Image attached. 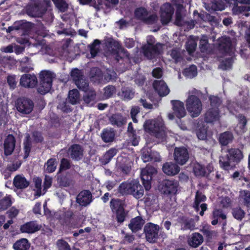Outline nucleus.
Listing matches in <instances>:
<instances>
[{
	"instance_id": "nucleus-50",
	"label": "nucleus",
	"mask_w": 250,
	"mask_h": 250,
	"mask_svg": "<svg viewBox=\"0 0 250 250\" xmlns=\"http://www.w3.org/2000/svg\"><path fill=\"white\" fill-rule=\"evenodd\" d=\"M233 217L239 221H241L244 217L246 212L240 207L234 208L232 209Z\"/></svg>"
},
{
	"instance_id": "nucleus-27",
	"label": "nucleus",
	"mask_w": 250,
	"mask_h": 250,
	"mask_svg": "<svg viewBox=\"0 0 250 250\" xmlns=\"http://www.w3.org/2000/svg\"><path fill=\"white\" fill-rule=\"evenodd\" d=\"M162 169L167 175L173 176L178 173L180 168L176 163L167 162L163 165Z\"/></svg>"
},
{
	"instance_id": "nucleus-63",
	"label": "nucleus",
	"mask_w": 250,
	"mask_h": 250,
	"mask_svg": "<svg viewBox=\"0 0 250 250\" xmlns=\"http://www.w3.org/2000/svg\"><path fill=\"white\" fill-rule=\"evenodd\" d=\"M201 231L208 240H210L212 239L214 232L211 230L208 227H204L202 229H201Z\"/></svg>"
},
{
	"instance_id": "nucleus-19",
	"label": "nucleus",
	"mask_w": 250,
	"mask_h": 250,
	"mask_svg": "<svg viewBox=\"0 0 250 250\" xmlns=\"http://www.w3.org/2000/svg\"><path fill=\"white\" fill-rule=\"evenodd\" d=\"M74 216L73 211L68 210L59 215L58 219L62 226L75 228V225L72 222Z\"/></svg>"
},
{
	"instance_id": "nucleus-41",
	"label": "nucleus",
	"mask_w": 250,
	"mask_h": 250,
	"mask_svg": "<svg viewBox=\"0 0 250 250\" xmlns=\"http://www.w3.org/2000/svg\"><path fill=\"white\" fill-rule=\"evenodd\" d=\"M207 199L206 196L199 190L195 194V200L193 203V208L196 211L199 210V205L202 202H205Z\"/></svg>"
},
{
	"instance_id": "nucleus-31",
	"label": "nucleus",
	"mask_w": 250,
	"mask_h": 250,
	"mask_svg": "<svg viewBox=\"0 0 250 250\" xmlns=\"http://www.w3.org/2000/svg\"><path fill=\"white\" fill-rule=\"evenodd\" d=\"M144 224L142 217L138 216L131 219L128 227L133 232H136L141 229Z\"/></svg>"
},
{
	"instance_id": "nucleus-42",
	"label": "nucleus",
	"mask_w": 250,
	"mask_h": 250,
	"mask_svg": "<svg viewBox=\"0 0 250 250\" xmlns=\"http://www.w3.org/2000/svg\"><path fill=\"white\" fill-rule=\"evenodd\" d=\"M148 15V12L146 8L143 7L137 8L134 11V16L139 20L144 21L146 17Z\"/></svg>"
},
{
	"instance_id": "nucleus-54",
	"label": "nucleus",
	"mask_w": 250,
	"mask_h": 250,
	"mask_svg": "<svg viewBox=\"0 0 250 250\" xmlns=\"http://www.w3.org/2000/svg\"><path fill=\"white\" fill-rule=\"evenodd\" d=\"M70 168L71 163L70 161L66 158H63L61 160L58 174L61 173L63 171L69 169Z\"/></svg>"
},
{
	"instance_id": "nucleus-26",
	"label": "nucleus",
	"mask_w": 250,
	"mask_h": 250,
	"mask_svg": "<svg viewBox=\"0 0 250 250\" xmlns=\"http://www.w3.org/2000/svg\"><path fill=\"white\" fill-rule=\"evenodd\" d=\"M41 227L36 221H31L21 225L20 229L23 233H33L40 230Z\"/></svg>"
},
{
	"instance_id": "nucleus-62",
	"label": "nucleus",
	"mask_w": 250,
	"mask_h": 250,
	"mask_svg": "<svg viewBox=\"0 0 250 250\" xmlns=\"http://www.w3.org/2000/svg\"><path fill=\"white\" fill-rule=\"evenodd\" d=\"M182 21L183 16L182 14V10L180 8L178 7L175 12V23L176 25L180 26L181 25Z\"/></svg>"
},
{
	"instance_id": "nucleus-7",
	"label": "nucleus",
	"mask_w": 250,
	"mask_h": 250,
	"mask_svg": "<svg viewBox=\"0 0 250 250\" xmlns=\"http://www.w3.org/2000/svg\"><path fill=\"white\" fill-rule=\"evenodd\" d=\"M188 111L192 117H197L202 110V104L200 99L196 96H188L186 102Z\"/></svg>"
},
{
	"instance_id": "nucleus-11",
	"label": "nucleus",
	"mask_w": 250,
	"mask_h": 250,
	"mask_svg": "<svg viewBox=\"0 0 250 250\" xmlns=\"http://www.w3.org/2000/svg\"><path fill=\"white\" fill-rule=\"evenodd\" d=\"M159 226L152 223H147L144 227V230L146 240L149 243L156 242L159 238Z\"/></svg>"
},
{
	"instance_id": "nucleus-40",
	"label": "nucleus",
	"mask_w": 250,
	"mask_h": 250,
	"mask_svg": "<svg viewBox=\"0 0 250 250\" xmlns=\"http://www.w3.org/2000/svg\"><path fill=\"white\" fill-rule=\"evenodd\" d=\"M134 186L137 188H134V191H132L131 195L137 199L142 198L144 194V190L143 187L140 184L138 181H133Z\"/></svg>"
},
{
	"instance_id": "nucleus-39",
	"label": "nucleus",
	"mask_w": 250,
	"mask_h": 250,
	"mask_svg": "<svg viewBox=\"0 0 250 250\" xmlns=\"http://www.w3.org/2000/svg\"><path fill=\"white\" fill-rule=\"evenodd\" d=\"M239 198L244 206L247 208H250V191L249 190H241L239 194Z\"/></svg>"
},
{
	"instance_id": "nucleus-16",
	"label": "nucleus",
	"mask_w": 250,
	"mask_h": 250,
	"mask_svg": "<svg viewBox=\"0 0 250 250\" xmlns=\"http://www.w3.org/2000/svg\"><path fill=\"white\" fill-rule=\"evenodd\" d=\"M161 190L164 194H175L177 191L179 183L177 181L164 180L161 184Z\"/></svg>"
},
{
	"instance_id": "nucleus-37",
	"label": "nucleus",
	"mask_w": 250,
	"mask_h": 250,
	"mask_svg": "<svg viewBox=\"0 0 250 250\" xmlns=\"http://www.w3.org/2000/svg\"><path fill=\"white\" fill-rule=\"evenodd\" d=\"M134 94L135 92L132 89L124 87L122 88L121 91L118 94L123 100L129 101L134 97Z\"/></svg>"
},
{
	"instance_id": "nucleus-8",
	"label": "nucleus",
	"mask_w": 250,
	"mask_h": 250,
	"mask_svg": "<svg viewBox=\"0 0 250 250\" xmlns=\"http://www.w3.org/2000/svg\"><path fill=\"white\" fill-rule=\"evenodd\" d=\"M107 43L109 47L113 46L118 49V50L112 49V53L115 56V60L117 62L123 63L125 61H129L130 54L126 49L122 48L118 42L112 40L108 42Z\"/></svg>"
},
{
	"instance_id": "nucleus-13",
	"label": "nucleus",
	"mask_w": 250,
	"mask_h": 250,
	"mask_svg": "<svg viewBox=\"0 0 250 250\" xmlns=\"http://www.w3.org/2000/svg\"><path fill=\"white\" fill-rule=\"evenodd\" d=\"M218 49L224 55L232 56L234 54L232 42L229 37H222L218 40Z\"/></svg>"
},
{
	"instance_id": "nucleus-1",
	"label": "nucleus",
	"mask_w": 250,
	"mask_h": 250,
	"mask_svg": "<svg viewBox=\"0 0 250 250\" xmlns=\"http://www.w3.org/2000/svg\"><path fill=\"white\" fill-rule=\"evenodd\" d=\"M71 76L77 87L84 92L83 100L85 103L89 104L94 101L96 99V92L89 88L88 81L84 78L83 72L75 68L71 71Z\"/></svg>"
},
{
	"instance_id": "nucleus-6",
	"label": "nucleus",
	"mask_w": 250,
	"mask_h": 250,
	"mask_svg": "<svg viewBox=\"0 0 250 250\" xmlns=\"http://www.w3.org/2000/svg\"><path fill=\"white\" fill-rule=\"evenodd\" d=\"M40 84L38 87V92L44 95L48 93L52 86V73L48 70H43L40 73Z\"/></svg>"
},
{
	"instance_id": "nucleus-17",
	"label": "nucleus",
	"mask_w": 250,
	"mask_h": 250,
	"mask_svg": "<svg viewBox=\"0 0 250 250\" xmlns=\"http://www.w3.org/2000/svg\"><path fill=\"white\" fill-rule=\"evenodd\" d=\"M83 153L84 149L79 144H73L68 148V153L70 158L76 161H79L83 159L84 156Z\"/></svg>"
},
{
	"instance_id": "nucleus-43",
	"label": "nucleus",
	"mask_w": 250,
	"mask_h": 250,
	"mask_svg": "<svg viewBox=\"0 0 250 250\" xmlns=\"http://www.w3.org/2000/svg\"><path fill=\"white\" fill-rule=\"evenodd\" d=\"M193 171L196 176L204 177L207 173L205 167L198 163L194 164Z\"/></svg>"
},
{
	"instance_id": "nucleus-46",
	"label": "nucleus",
	"mask_w": 250,
	"mask_h": 250,
	"mask_svg": "<svg viewBox=\"0 0 250 250\" xmlns=\"http://www.w3.org/2000/svg\"><path fill=\"white\" fill-rule=\"evenodd\" d=\"M31 142L30 140L29 136L28 135L26 137V139L23 142L24 159H26L29 157L31 152Z\"/></svg>"
},
{
	"instance_id": "nucleus-2",
	"label": "nucleus",
	"mask_w": 250,
	"mask_h": 250,
	"mask_svg": "<svg viewBox=\"0 0 250 250\" xmlns=\"http://www.w3.org/2000/svg\"><path fill=\"white\" fill-rule=\"evenodd\" d=\"M244 158L243 151L238 148L228 149L227 154L222 156L219 159L220 167L225 170H229L235 167Z\"/></svg>"
},
{
	"instance_id": "nucleus-10",
	"label": "nucleus",
	"mask_w": 250,
	"mask_h": 250,
	"mask_svg": "<svg viewBox=\"0 0 250 250\" xmlns=\"http://www.w3.org/2000/svg\"><path fill=\"white\" fill-rule=\"evenodd\" d=\"M163 45V44L159 42L154 44L147 41V44L142 47L144 56L150 60L155 58V57L162 53Z\"/></svg>"
},
{
	"instance_id": "nucleus-5",
	"label": "nucleus",
	"mask_w": 250,
	"mask_h": 250,
	"mask_svg": "<svg viewBox=\"0 0 250 250\" xmlns=\"http://www.w3.org/2000/svg\"><path fill=\"white\" fill-rule=\"evenodd\" d=\"M50 2L47 0H36L26 7L27 14L32 17H42L47 11Z\"/></svg>"
},
{
	"instance_id": "nucleus-38",
	"label": "nucleus",
	"mask_w": 250,
	"mask_h": 250,
	"mask_svg": "<svg viewBox=\"0 0 250 250\" xmlns=\"http://www.w3.org/2000/svg\"><path fill=\"white\" fill-rule=\"evenodd\" d=\"M117 152L118 150L115 148H111L106 151L102 159L103 164H107L112 160L113 157L116 155Z\"/></svg>"
},
{
	"instance_id": "nucleus-57",
	"label": "nucleus",
	"mask_w": 250,
	"mask_h": 250,
	"mask_svg": "<svg viewBox=\"0 0 250 250\" xmlns=\"http://www.w3.org/2000/svg\"><path fill=\"white\" fill-rule=\"evenodd\" d=\"M17 26L16 27V30L20 29L25 31H29L31 28L30 22H24L23 21H20L17 22Z\"/></svg>"
},
{
	"instance_id": "nucleus-51",
	"label": "nucleus",
	"mask_w": 250,
	"mask_h": 250,
	"mask_svg": "<svg viewBox=\"0 0 250 250\" xmlns=\"http://www.w3.org/2000/svg\"><path fill=\"white\" fill-rule=\"evenodd\" d=\"M12 205L10 195H7L0 200V210H5Z\"/></svg>"
},
{
	"instance_id": "nucleus-34",
	"label": "nucleus",
	"mask_w": 250,
	"mask_h": 250,
	"mask_svg": "<svg viewBox=\"0 0 250 250\" xmlns=\"http://www.w3.org/2000/svg\"><path fill=\"white\" fill-rule=\"evenodd\" d=\"M179 223L181 225V228L184 230H193L195 228V225L192 219L182 216L179 217Z\"/></svg>"
},
{
	"instance_id": "nucleus-4",
	"label": "nucleus",
	"mask_w": 250,
	"mask_h": 250,
	"mask_svg": "<svg viewBox=\"0 0 250 250\" xmlns=\"http://www.w3.org/2000/svg\"><path fill=\"white\" fill-rule=\"evenodd\" d=\"M143 126L145 131L151 136L162 140L166 137L164 125L156 120L149 119L146 120L143 125Z\"/></svg>"
},
{
	"instance_id": "nucleus-18",
	"label": "nucleus",
	"mask_w": 250,
	"mask_h": 250,
	"mask_svg": "<svg viewBox=\"0 0 250 250\" xmlns=\"http://www.w3.org/2000/svg\"><path fill=\"white\" fill-rule=\"evenodd\" d=\"M38 83L36 76L34 74H24L20 79V83L25 88H34Z\"/></svg>"
},
{
	"instance_id": "nucleus-9",
	"label": "nucleus",
	"mask_w": 250,
	"mask_h": 250,
	"mask_svg": "<svg viewBox=\"0 0 250 250\" xmlns=\"http://www.w3.org/2000/svg\"><path fill=\"white\" fill-rule=\"evenodd\" d=\"M157 172V169L152 166L147 165L141 170V179L146 190H149L151 188V181L153 176Z\"/></svg>"
},
{
	"instance_id": "nucleus-21",
	"label": "nucleus",
	"mask_w": 250,
	"mask_h": 250,
	"mask_svg": "<svg viewBox=\"0 0 250 250\" xmlns=\"http://www.w3.org/2000/svg\"><path fill=\"white\" fill-rule=\"evenodd\" d=\"M171 103L174 113L177 118L181 119L186 116V111L184 103L179 100H172Z\"/></svg>"
},
{
	"instance_id": "nucleus-64",
	"label": "nucleus",
	"mask_w": 250,
	"mask_h": 250,
	"mask_svg": "<svg viewBox=\"0 0 250 250\" xmlns=\"http://www.w3.org/2000/svg\"><path fill=\"white\" fill-rule=\"evenodd\" d=\"M127 136L129 138V140L131 142L132 146H137L138 145L140 137L137 135L136 132L133 133V135L130 134Z\"/></svg>"
},
{
	"instance_id": "nucleus-60",
	"label": "nucleus",
	"mask_w": 250,
	"mask_h": 250,
	"mask_svg": "<svg viewBox=\"0 0 250 250\" xmlns=\"http://www.w3.org/2000/svg\"><path fill=\"white\" fill-rule=\"evenodd\" d=\"M140 108L138 106H133L130 111L131 118L134 123H138V120L136 118L137 115L140 112Z\"/></svg>"
},
{
	"instance_id": "nucleus-3",
	"label": "nucleus",
	"mask_w": 250,
	"mask_h": 250,
	"mask_svg": "<svg viewBox=\"0 0 250 250\" xmlns=\"http://www.w3.org/2000/svg\"><path fill=\"white\" fill-rule=\"evenodd\" d=\"M109 205L116 222L119 225L122 224L126 220L128 213V211L125 209L126 205L125 200L112 198Z\"/></svg>"
},
{
	"instance_id": "nucleus-52",
	"label": "nucleus",
	"mask_w": 250,
	"mask_h": 250,
	"mask_svg": "<svg viewBox=\"0 0 250 250\" xmlns=\"http://www.w3.org/2000/svg\"><path fill=\"white\" fill-rule=\"evenodd\" d=\"M56 7L62 12L67 11L68 5L65 0H52Z\"/></svg>"
},
{
	"instance_id": "nucleus-28",
	"label": "nucleus",
	"mask_w": 250,
	"mask_h": 250,
	"mask_svg": "<svg viewBox=\"0 0 250 250\" xmlns=\"http://www.w3.org/2000/svg\"><path fill=\"white\" fill-rule=\"evenodd\" d=\"M101 137L104 142L108 143L112 142L115 137V131L111 127H106L103 129Z\"/></svg>"
},
{
	"instance_id": "nucleus-53",
	"label": "nucleus",
	"mask_w": 250,
	"mask_h": 250,
	"mask_svg": "<svg viewBox=\"0 0 250 250\" xmlns=\"http://www.w3.org/2000/svg\"><path fill=\"white\" fill-rule=\"evenodd\" d=\"M104 90V95L106 99L112 97L116 92L115 86L112 85H108L105 86Z\"/></svg>"
},
{
	"instance_id": "nucleus-30",
	"label": "nucleus",
	"mask_w": 250,
	"mask_h": 250,
	"mask_svg": "<svg viewBox=\"0 0 250 250\" xmlns=\"http://www.w3.org/2000/svg\"><path fill=\"white\" fill-rule=\"evenodd\" d=\"M110 124L118 127H121L126 123V118L121 114L116 113L112 114L109 118Z\"/></svg>"
},
{
	"instance_id": "nucleus-35",
	"label": "nucleus",
	"mask_w": 250,
	"mask_h": 250,
	"mask_svg": "<svg viewBox=\"0 0 250 250\" xmlns=\"http://www.w3.org/2000/svg\"><path fill=\"white\" fill-rule=\"evenodd\" d=\"M30 243L26 238H21L14 243L13 248L15 250H29Z\"/></svg>"
},
{
	"instance_id": "nucleus-47",
	"label": "nucleus",
	"mask_w": 250,
	"mask_h": 250,
	"mask_svg": "<svg viewBox=\"0 0 250 250\" xmlns=\"http://www.w3.org/2000/svg\"><path fill=\"white\" fill-rule=\"evenodd\" d=\"M79 98L80 94L77 89H74L69 91L68 99L71 104H76L79 100Z\"/></svg>"
},
{
	"instance_id": "nucleus-14",
	"label": "nucleus",
	"mask_w": 250,
	"mask_h": 250,
	"mask_svg": "<svg viewBox=\"0 0 250 250\" xmlns=\"http://www.w3.org/2000/svg\"><path fill=\"white\" fill-rule=\"evenodd\" d=\"M173 13L174 8L170 3L166 2L162 5L160 8V18L163 25L169 22Z\"/></svg>"
},
{
	"instance_id": "nucleus-22",
	"label": "nucleus",
	"mask_w": 250,
	"mask_h": 250,
	"mask_svg": "<svg viewBox=\"0 0 250 250\" xmlns=\"http://www.w3.org/2000/svg\"><path fill=\"white\" fill-rule=\"evenodd\" d=\"M153 87L161 97L167 96L170 92L167 84L163 80H155L153 83Z\"/></svg>"
},
{
	"instance_id": "nucleus-29",
	"label": "nucleus",
	"mask_w": 250,
	"mask_h": 250,
	"mask_svg": "<svg viewBox=\"0 0 250 250\" xmlns=\"http://www.w3.org/2000/svg\"><path fill=\"white\" fill-rule=\"evenodd\" d=\"M135 188L137 187L134 186L133 181L129 183L124 182L120 185L118 192L122 195H131Z\"/></svg>"
},
{
	"instance_id": "nucleus-24",
	"label": "nucleus",
	"mask_w": 250,
	"mask_h": 250,
	"mask_svg": "<svg viewBox=\"0 0 250 250\" xmlns=\"http://www.w3.org/2000/svg\"><path fill=\"white\" fill-rule=\"evenodd\" d=\"M212 221L211 224L213 226L217 225L218 222L222 220H227V214L224 210L221 208H214L210 217Z\"/></svg>"
},
{
	"instance_id": "nucleus-45",
	"label": "nucleus",
	"mask_w": 250,
	"mask_h": 250,
	"mask_svg": "<svg viewBox=\"0 0 250 250\" xmlns=\"http://www.w3.org/2000/svg\"><path fill=\"white\" fill-rule=\"evenodd\" d=\"M45 171L51 173L55 171L56 169V160L55 158H50L45 163Z\"/></svg>"
},
{
	"instance_id": "nucleus-23",
	"label": "nucleus",
	"mask_w": 250,
	"mask_h": 250,
	"mask_svg": "<svg viewBox=\"0 0 250 250\" xmlns=\"http://www.w3.org/2000/svg\"><path fill=\"white\" fill-rule=\"evenodd\" d=\"M16 140L12 134H9L4 142V153L6 156L11 155L15 149Z\"/></svg>"
},
{
	"instance_id": "nucleus-12",
	"label": "nucleus",
	"mask_w": 250,
	"mask_h": 250,
	"mask_svg": "<svg viewBox=\"0 0 250 250\" xmlns=\"http://www.w3.org/2000/svg\"><path fill=\"white\" fill-rule=\"evenodd\" d=\"M34 105L33 102L25 97L18 98L16 103L17 110L23 114H30L33 110Z\"/></svg>"
},
{
	"instance_id": "nucleus-58",
	"label": "nucleus",
	"mask_w": 250,
	"mask_h": 250,
	"mask_svg": "<svg viewBox=\"0 0 250 250\" xmlns=\"http://www.w3.org/2000/svg\"><path fill=\"white\" fill-rule=\"evenodd\" d=\"M58 182L60 186L67 187L70 185L69 179L65 175H60L58 176Z\"/></svg>"
},
{
	"instance_id": "nucleus-33",
	"label": "nucleus",
	"mask_w": 250,
	"mask_h": 250,
	"mask_svg": "<svg viewBox=\"0 0 250 250\" xmlns=\"http://www.w3.org/2000/svg\"><path fill=\"white\" fill-rule=\"evenodd\" d=\"M203 237L200 233L194 232L188 239V242L190 246L197 248L203 243Z\"/></svg>"
},
{
	"instance_id": "nucleus-15",
	"label": "nucleus",
	"mask_w": 250,
	"mask_h": 250,
	"mask_svg": "<svg viewBox=\"0 0 250 250\" xmlns=\"http://www.w3.org/2000/svg\"><path fill=\"white\" fill-rule=\"evenodd\" d=\"M189 159L188 149L185 147H175L174 151V159L176 164L180 165L185 164Z\"/></svg>"
},
{
	"instance_id": "nucleus-59",
	"label": "nucleus",
	"mask_w": 250,
	"mask_h": 250,
	"mask_svg": "<svg viewBox=\"0 0 250 250\" xmlns=\"http://www.w3.org/2000/svg\"><path fill=\"white\" fill-rule=\"evenodd\" d=\"M57 244L59 250H71L68 243L62 239L58 240Z\"/></svg>"
},
{
	"instance_id": "nucleus-44",
	"label": "nucleus",
	"mask_w": 250,
	"mask_h": 250,
	"mask_svg": "<svg viewBox=\"0 0 250 250\" xmlns=\"http://www.w3.org/2000/svg\"><path fill=\"white\" fill-rule=\"evenodd\" d=\"M196 135L199 140H207L208 137V127L205 125H198Z\"/></svg>"
},
{
	"instance_id": "nucleus-56",
	"label": "nucleus",
	"mask_w": 250,
	"mask_h": 250,
	"mask_svg": "<svg viewBox=\"0 0 250 250\" xmlns=\"http://www.w3.org/2000/svg\"><path fill=\"white\" fill-rule=\"evenodd\" d=\"M151 149L150 148L147 147L144 148L142 150V159L145 163L151 161Z\"/></svg>"
},
{
	"instance_id": "nucleus-32",
	"label": "nucleus",
	"mask_w": 250,
	"mask_h": 250,
	"mask_svg": "<svg viewBox=\"0 0 250 250\" xmlns=\"http://www.w3.org/2000/svg\"><path fill=\"white\" fill-rule=\"evenodd\" d=\"M30 183L26 179L20 175H16L13 180V185L17 189H25L29 186Z\"/></svg>"
},
{
	"instance_id": "nucleus-48",
	"label": "nucleus",
	"mask_w": 250,
	"mask_h": 250,
	"mask_svg": "<svg viewBox=\"0 0 250 250\" xmlns=\"http://www.w3.org/2000/svg\"><path fill=\"white\" fill-rule=\"evenodd\" d=\"M101 43V42L98 40H95L93 42L89 45L90 52L91 58L95 57L98 52L99 51V46Z\"/></svg>"
},
{
	"instance_id": "nucleus-49",
	"label": "nucleus",
	"mask_w": 250,
	"mask_h": 250,
	"mask_svg": "<svg viewBox=\"0 0 250 250\" xmlns=\"http://www.w3.org/2000/svg\"><path fill=\"white\" fill-rule=\"evenodd\" d=\"M183 74L187 77L192 78L197 75V68L196 65H191L189 67L185 68Z\"/></svg>"
},
{
	"instance_id": "nucleus-20",
	"label": "nucleus",
	"mask_w": 250,
	"mask_h": 250,
	"mask_svg": "<svg viewBox=\"0 0 250 250\" xmlns=\"http://www.w3.org/2000/svg\"><path fill=\"white\" fill-rule=\"evenodd\" d=\"M220 117V110L218 108H209L204 115L205 122L210 124H213L218 121Z\"/></svg>"
},
{
	"instance_id": "nucleus-25",
	"label": "nucleus",
	"mask_w": 250,
	"mask_h": 250,
	"mask_svg": "<svg viewBox=\"0 0 250 250\" xmlns=\"http://www.w3.org/2000/svg\"><path fill=\"white\" fill-rule=\"evenodd\" d=\"M77 202L82 206H86L92 201V194L89 190L81 191L76 198Z\"/></svg>"
},
{
	"instance_id": "nucleus-55",
	"label": "nucleus",
	"mask_w": 250,
	"mask_h": 250,
	"mask_svg": "<svg viewBox=\"0 0 250 250\" xmlns=\"http://www.w3.org/2000/svg\"><path fill=\"white\" fill-rule=\"evenodd\" d=\"M210 104L212 108H218L220 106L222 101L220 98L217 96L211 95L209 97Z\"/></svg>"
},
{
	"instance_id": "nucleus-36",
	"label": "nucleus",
	"mask_w": 250,
	"mask_h": 250,
	"mask_svg": "<svg viewBox=\"0 0 250 250\" xmlns=\"http://www.w3.org/2000/svg\"><path fill=\"white\" fill-rule=\"evenodd\" d=\"M233 139V136L231 132L226 131L220 134L219 138L220 144L224 146L230 143Z\"/></svg>"
},
{
	"instance_id": "nucleus-61",
	"label": "nucleus",
	"mask_w": 250,
	"mask_h": 250,
	"mask_svg": "<svg viewBox=\"0 0 250 250\" xmlns=\"http://www.w3.org/2000/svg\"><path fill=\"white\" fill-rule=\"evenodd\" d=\"M208 40L206 38H202L199 42V48L202 52H206L208 48Z\"/></svg>"
}]
</instances>
